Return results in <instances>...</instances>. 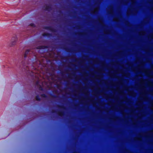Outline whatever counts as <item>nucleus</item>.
I'll use <instances>...</instances> for the list:
<instances>
[{
	"label": "nucleus",
	"instance_id": "1",
	"mask_svg": "<svg viewBox=\"0 0 153 153\" xmlns=\"http://www.w3.org/2000/svg\"><path fill=\"white\" fill-rule=\"evenodd\" d=\"M151 109L153 110V103H152L151 106Z\"/></svg>",
	"mask_w": 153,
	"mask_h": 153
},
{
	"label": "nucleus",
	"instance_id": "2",
	"mask_svg": "<svg viewBox=\"0 0 153 153\" xmlns=\"http://www.w3.org/2000/svg\"><path fill=\"white\" fill-rule=\"evenodd\" d=\"M39 97H36V100H40V99L39 98Z\"/></svg>",
	"mask_w": 153,
	"mask_h": 153
},
{
	"label": "nucleus",
	"instance_id": "3",
	"mask_svg": "<svg viewBox=\"0 0 153 153\" xmlns=\"http://www.w3.org/2000/svg\"><path fill=\"white\" fill-rule=\"evenodd\" d=\"M98 8H96L94 10V12L97 11H98Z\"/></svg>",
	"mask_w": 153,
	"mask_h": 153
},
{
	"label": "nucleus",
	"instance_id": "4",
	"mask_svg": "<svg viewBox=\"0 0 153 153\" xmlns=\"http://www.w3.org/2000/svg\"><path fill=\"white\" fill-rule=\"evenodd\" d=\"M29 51H26L25 53V55H26V54L27 53V52H28Z\"/></svg>",
	"mask_w": 153,
	"mask_h": 153
},
{
	"label": "nucleus",
	"instance_id": "5",
	"mask_svg": "<svg viewBox=\"0 0 153 153\" xmlns=\"http://www.w3.org/2000/svg\"><path fill=\"white\" fill-rule=\"evenodd\" d=\"M143 81H144V80H143V79H141V82H143Z\"/></svg>",
	"mask_w": 153,
	"mask_h": 153
},
{
	"label": "nucleus",
	"instance_id": "6",
	"mask_svg": "<svg viewBox=\"0 0 153 153\" xmlns=\"http://www.w3.org/2000/svg\"><path fill=\"white\" fill-rule=\"evenodd\" d=\"M131 1L132 2H134L135 1V0H131Z\"/></svg>",
	"mask_w": 153,
	"mask_h": 153
},
{
	"label": "nucleus",
	"instance_id": "7",
	"mask_svg": "<svg viewBox=\"0 0 153 153\" xmlns=\"http://www.w3.org/2000/svg\"><path fill=\"white\" fill-rule=\"evenodd\" d=\"M30 25H31V26H33V24H30Z\"/></svg>",
	"mask_w": 153,
	"mask_h": 153
},
{
	"label": "nucleus",
	"instance_id": "8",
	"mask_svg": "<svg viewBox=\"0 0 153 153\" xmlns=\"http://www.w3.org/2000/svg\"><path fill=\"white\" fill-rule=\"evenodd\" d=\"M111 10H112V7H110Z\"/></svg>",
	"mask_w": 153,
	"mask_h": 153
},
{
	"label": "nucleus",
	"instance_id": "9",
	"mask_svg": "<svg viewBox=\"0 0 153 153\" xmlns=\"http://www.w3.org/2000/svg\"><path fill=\"white\" fill-rule=\"evenodd\" d=\"M142 33V32H140V33ZM142 33H143V32H142ZM142 35H143V33Z\"/></svg>",
	"mask_w": 153,
	"mask_h": 153
},
{
	"label": "nucleus",
	"instance_id": "10",
	"mask_svg": "<svg viewBox=\"0 0 153 153\" xmlns=\"http://www.w3.org/2000/svg\"><path fill=\"white\" fill-rule=\"evenodd\" d=\"M146 72H147V70H146Z\"/></svg>",
	"mask_w": 153,
	"mask_h": 153
},
{
	"label": "nucleus",
	"instance_id": "11",
	"mask_svg": "<svg viewBox=\"0 0 153 153\" xmlns=\"http://www.w3.org/2000/svg\"><path fill=\"white\" fill-rule=\"evenodd\" d=\"M114 20H115V21H116V20H115V19H114Z\"/></svg>",
	"mask_w": 153,
	"mask_h": 153
},
{
	"label": "nucleus",
	"instance_id": "12",
	"mask_svg": "<svg viewBox=\"0 0 153 153\" xmlns=\"http://www.w3.org/2000/svg\"><path fill=\"white\" fill-rule=\"evenodd\" d=\"M114 20H115V21H116V20H115V19H114Z\"/></svg>",
	"mask_w": 153,
	"mask_h": 153
}]
</instances>
